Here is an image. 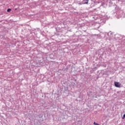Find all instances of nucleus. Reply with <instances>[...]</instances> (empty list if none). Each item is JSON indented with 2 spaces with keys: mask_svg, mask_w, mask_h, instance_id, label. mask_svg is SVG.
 Here are the masks:
<instances>
[{
  "mask_svg": "<svg viewBox=\"0 0 125 125\" xmlns=\"http://www.w3.org/2000/svg\"><path fill=\"white\" fill-rule=\"evenodd\" d=\"M114 85L116 87H121L122 84L119 82H114Z\"/></svg>",
  "mask_w": 125,
  "mask_h": 125,
  "instance_id": "1",
  "label": "nucleus"
},
{
  "mask_svg": "<svg viewBox=\"0 0 125 125\" xmlns=\"http://www.w3.org/2000/svg\"><path fill=\"white\" fill-rule=\"evenodd\" d=\"M7 12H9V11H11V9H8L7 10Z\"/></svg>",
  "mask_w": 125,
  "mask_h": 125,
  "instance_id": "2",
  "label": "nucleus"
},
{
  "mask_svg": "<svg viewBox=\"0 0 125 125\" xmlns=\"http://www.w3.org/2000/svg\"><path fill=\"white\" fill-rule=\"evenodd\" d=\"M95 125H99L98 124H95Z\"/></svg>",
  "mask_w": 125,
  "mask_h": 125,
  "instance_id": "3",
  "label": "nucleus"
},
{
  "mask_svg": "<svg viewBox=\"0 0 125 125\" xmlns=\"http://www.w3.org/2000/svg\"><path fill=\"white\" fill-rule=\"evenodd\" d=\"M95 124H97V123H95V122H94V125H95Z\"/></svg>",
  "mask_w": 125,
  "mask_h": 125,
  "instance_id": "4",
  "label": "nucleus"
}]
</instances>
